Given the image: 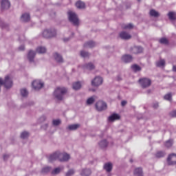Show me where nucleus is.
Returning <instances> with one entry per match:
<instances>
[{"label": "nucleus", "mask_w": 176, "mask_h": 176, "mask_svg": "<svg viewBox=\"0 0 176 176\" xmlns=\"http://www.w3.org/2000/svg\"><path fill=\"white\" fill-rule=\"evenodd\" d=\"M69 154L65 153H61L60 152L54 153L50 155L48 157L49 162H54V160H60V162H67L69 160Z\"/></svg>", "instance_id": "f257e3e1"}, {"label": "nucleus", "mask_w": 176, "mask_h": 176, "mask_svg": "<svg viewBox=\"0 0 176 176\" xmlns=\"http://www.w3.org/2000/svg\"><path fill=\"white\" fill-rule=\"evenodd\" d=\"M67 93V88L65 87H57L54 92V96L55 98L58 100V101H61L64 98V94Z\"/></svg>", "instance_id": "f03ea898"}, {"label": "nucleus", "mask_w": 176, "mask_h": 176, "mask_svg": "<svg viewBox=\"0 0 176 176\" xmlns=\"http://www.w3.org/2000/svg\"><path fill=\"white\" fill-rule=\"evenodd\" d=\"M69 20L70 22L74 24V25H79V18H78V15L72 11H69L67 12Z\"/></svg>", "instance_id": "7ed1b4c3"}, {"label": "nucleus", "mask_w": 176, "mask_h": 176, "mask_svg": "<svg viewBox=\"0 0 176 176\" xmlns=\"http://www.w3.org/2000/svg\"><path fill=\"white\" fill-rule=\"evenodd\" d=\"M2 85H4L6 89H10L13 86V81H12L10 76H6L4 81L0 78V88Z\"/></svg>", "instance_id": "20e7f679"}, {"label": "nucleus", "mask_w": 176, "mask_h": 176, "mask_svg": "<svg viewBox=\"0 0 176 176\" xmlns=\"http://www.w3.org/2000/svg\"><path fill=\"white\" fill-rule=\"evenodd\" d=\"M139 82L143 89H146V87H149L152 85L151 79L146 78H140Z\"/></svg>", "instance_id": "39448f33"}, {"label": "nucleus", "mask_w": 176, "mask_h": 176, "mask_svg": "<svg viewBox=\"0 0 176 176\" xmlns=\"http://www.w3.org/2000/svg\"><path fill=\"white\" fill-rule=\"evenodd\" d=\"M43 36L44 38H53V36H56V30H45L43 32Z\"/></svg>", "instance_id": "423d86ee"}, {"label": "nucleus", "mask_w": 176, "mask_h": 176, "mask_svg": "<svg viewBox=\"0 0 176 176\" xmlns=\"http://www.w3.org/2000/svg\"><path fill=\"white\" fill-rule=\"evenodd\" d=\"M96 108L97 111H104V109H107V103L100 100L96 104Z\"/></svg>", "instance_id": "0eeeda50"}, {"label": "nucleus", "mask_w": 176, "mask_h": 176, "mask_svg": "<svg viewBox=\"0 0 176 176\" xmlns=\"http://www.w3.org/2000/svg\"><path fill=\"white\" fill-rule=\"evenodd\" d=\"M32 87L34 90H40L43 87V82L41 80H36L32 82Z\"/></svg>", "instance_id": "6e6552de"}, {"label": "nucleus", "mask_w": 176, "mask_h": 176, "mask_svg": "<svg viewBox=\"0 0 176 176\" xmlns=\"http://www.w3.org/2000/svg\"><path fill=\"white\" fill-rule=\"evenodd\" d=\"M102 78L100 76H96L94 80L91 81L92 86H95L96 87L100 86V85H102Z\"/></svg>", "instance_id": "1a4fd4ad"}, {"label": "nucleus", "mask_w": 176, "mask_h": 176, "mask_svg": "<svg viewBox=\"0 0 176 176\" xmlns=\"http://www.w3.org/2000/svg\"><path fill=\"white\" fill-rule=\"evenodd\" d=\"M168 164H176V155L170 154L167 159Z\"/></svg>", "instance_id": "9d476101"}, {"label": "nucleus", "mask_w": 176, "mask_h": 176, "mask_svg": "<svg viewBox=\"0 0 176 176\" xmlns=\"http://www.w3.org/2000/svg\"><path fill=\"white\" fill-rule=\"evenodd\" d=\"M10 8V2L8 0H2L1 1V10L9 9Z\"/></svg>", "instance_id": "9b49d317"}, {"label": "nucleus", "mask_w": 176, "mask_h": 176, "mask_svg": "<svg viewBox=\"0 0 176 176\" xmlns=\"http://www.w3.org/2000/svg\"><path fill=\"white\" fill-rule=\"evenodd\" d=\"M122 61L124 63H131L133 61V57L131 55H124L122 57Z\"/></svg>", "instance_id": "f8f14e48"}, {"label": "nucleus", "mask_w": 176, "mask_h": 176, "mask_svg": "<svg viewBox=\"0 0 176 176\" xmlns=\"http://www.w3.org/2000/svg\"><path fill=\"white\" fill-rule=\"evenodd\" d=\"M82 69L85 71H91V69H94V65L91 63H89L82 66Z\"/></svg>", "instance_id": "ddd939ff"}, {"label": "nucleus", "mask_w": 176, "mask_h": 176, "mask_svg": "<svg viewBox=\"0 0 176 176\" xmlns=\"http://www.w3.org/2000/svg\"><path fill=\"white\" fill-rule=\"evenodd\" d=\"M119 119H120V116L113 113L109 117V122H114V120H119Z\"/></svg>", "instance_id": "4468645a"}, {"label": "nucleus", "mask_w": 176, "mask_h": 176, "mask_svg": "<svg viewBox=\"0 0 176 176\" xmlns=\"http://www.w3.org/2000/svg\"><path fill=\"white\" fill-rule=\"evenodd\" d=\"M120 37L121 38V39L126 40V39H130L131 38V36L126 32H122L121 33H120Z\"/></svg>", "instance_id": "2eb2a0df"}, {"label": "nucleus", "mask_w": 176, "mask_h": 176, "mask_svg": "<svg viewBox=\"0 0 176 176\" xmlns=\"http://www.w3.org/2000/svg\"><path fill=\"white\" fill-rule=\"evenodd\" d=\"M35 57V52L30 50L28 54V58L30 63L34 61Z\"/></svg>", "instance_id": "dca6fc26"}, {"label": "nucleus", "mask_w": 176, "mask_h": 176, "mask_svg": "<svg viewBox=\"0 0 176 176\" xmlns=\"http://www.w3.org/2000/svg\"><path fill=\"white\" fill-rule=\"evenodd\" d=\"M30 14L28 13L23 14L22 16H21V21L27 22V21H30Z\"/></svg>", "instance_id": "f3484780"}, {"label": "nucleus", "mask_w": 176, "mask_h": 176, "mask_svg": "<svg viewBox=\"0 0 176 176\" xmlns=\"http://www.w3.org/2000/svg\"><path fill=\"white\" fill-rule=\"evenodd\" d=\"M80 127V124H70L67 126V130H70V131L77 130V129H79Z\"/></svg>", "instance_id": "a211bd4d"}, {"label": "nucleus", "mask_w": 176, "mask_h": 176, "mask_svg": "<svg viewBox=\"0 0 176 176\" xmlns=\"http://www.w3.org/2000/svg\"><path fill=\"white\" fill-rule=\"evenodd\" d=\"M54 58H55L57 63H63V56H61L58 53L54 54Z\"/></svg>", "instance_id": "6ab92c4d"}, {"label": "nucleus", "mask_w": 176, "mask_h": 176, "mask_svg": "<svg viewBox=\"0 0 176 176\" xmlns=\"http://www.w3.org/2000/svg\"><path fill=\"white\" fill-rule=\"evenodd\" d=\"M142 47H133L132 48V53L134 54H138V53H142Z\"/></svg>", "instance_id": "aec40b11"}, {"label": "nucleus", "mask_w": 176, "mask_h": 176, "mask_svg": "<svg viewBox=\"0 0 176 176\" xmlns=\"http://www.w3.org/2000/svg\"><path fill=\"white\" fill-rule=\"evenodd\" d=\"M76 6L78 9H85L86 5L84 2L78 1L76 3Z\"/></svg>", "instance_id": "412c9836"}, {"label": "nucleus", "mask_w": 176, "mask_h": 176, "mask_svg": "<svg viewBox=\"0 0 176 176\" xmlns=\"http://www.w3.org/2000/svg\"><path fill=\"white\" fill-rule=\"evenodd\" d=\"M91 174V170L90 169H82L80 175L82 176H89Z\"/></svg>", "instance_id": "4be33fe9"}, {"label": "nucleus", "mask_w": 176, "mask_h": 176, "mask_svg": "<svg viewBox=\"0 0 176 176\" xmlns=\"http://www.w3.org/2000/svg\"><path fill=\"white\" fill-rule=\"evenodd\" d=\"M36 52L39 54H43V53H46V47L40 46L37 47Z\"/></svg>", "instance_id": "5701e85b"}, {"label": "nucleus", "mask_w": 176, "mask_h": 176, "mask_svg": "<svg viewBox=\"0 0 176 176\" xmlns=\"http://www.w3.org/2000/svg\"><path fill=\"white\" fill-rule=\"evenodd\" d=\"M96 46V43L94 41H88L84 44V47H94Z\"/></svg>", "instance_id": "b1692460"}, {"label": "nucleus", "mask_w": 176, "mask_h": 176, "mask_svg": "<svg viewBox=\"0 0 176 176\" xmlns=\"http://www.w3.org/2000/svg\"><path fill=\"white\" fill-rule=\"evenodd\" d=\"M96 98H97V96H96L89 98L87 100V105H91V104H93V102L96 101Z\"/></svg>", "instance_id": "393cba45"}, {"label": "nucleus", "mask_w": 176, "mask_h": 176, "mask_svg": "<svg viewBox=\"0 0 176 176\" xmlns=\"http://www.w3.org/2000/svg\"><path fill=\"white\" fill-rule=\"evenodd\" d=\"M168 16L169 17V20H176V12H169L168 13Z\"/></svg>", "instance_id": "a878e982"}, {"label": "nucleus", "mask_w": 176, "mask_h": 176, "mask_svg": "<svg viewBox=\"0 0 176 176\" xmlns=\"http://www.w3.org/2000/svg\"><path fill=\"white\" fill-rule=\"evenodd\" d=\"M104 168V170H106V171H107V173H109L110 171L112 170V164L111 163L105 164Z\"/></svg>", "instance_id": "bb28decb"}, {"label": "nucleus", "mask_w": 176, "mask_h": 176, "mask_svg": "<svg viewBox=\"0 0 176 176\" xmlns=\"http://www.w3.org/2000/svg\"><path fill=\"white\" fill-rule=\"evenodd\" d=\"M82 87V84L80 82H76L73 84V89L74 90H79Z\"/></svg>", "instance_id": "cd10ccee"}, {"label": "nucleus", "mask_w": 176, "mask_h": 176, "mask_svg": "<svg viewBox=\"0 0 176 176\" xmlns=\"http://www.w3.org/2000/svg\"><path fill=\"white\" fill-rule=\"evenodd\" d=\"M150 16H152L153 17H159L160 14L156 10H150Z\"/></svg>", "instance_id": "c85d7f7f"}, {"label": "nucleus", "mask_w": 176, "mask_h": 176, "mask_svg": "<svg viewBox=\"0 0 176 176\" xmlns=\"http://www.w3.org/2000/svg\"><path fill=\"white\" fill-rule=\"evenodd\" d=\"M131 68L134 72H138V71H141V67L138 65H133L131 66Z\"/></svg>", "instance_id": "c756f323"}, {"label": "nucleus", "mask_w": 176, "mask_h": 176, "mask_svg": "<svg viewBox=\"0 0 176 176\" xmlns=\"http://www.w3.org/2000/svg\"><path fill=\"white\" fill-rule=\"evenodd\" d=\"M99 145L100 148H107V146H108V142H107V140H102L99 143Z\"/></svg>", "instance_id": "7c9ffc66"}, {"label": "nucleus", "mask_w": 176, "mask_h": 176, "mask_svg": "<svg viewBox=\"0 0 176 176\" xmlns=\"http://www.w3.org/2000/svg\"><path fill=\"white\" fill-rule=\"evenodd\" d=\"M142 174V168H138L135 169L134 175H141Z\"/></svg>", "instance_id": "2f4dec72"}, {"label": "nucleus", "mask_w": 176, "mask_h": 176, "mask_svg": "<svg viewBox=\"0 0 176 176\" xmlns=\"http://www.w3.org/2000/svg\"><path fill=\"white\" fill-rule=\"evenodd\" d=\"M173 140H169L165 142V146L166 148H170L173 146Z\"/></svg>", "instance_id": "473e14b6"}, {"label": "nucleus", "mask_w": 176, "mask_h": 176, "mask_svg": "<svg viewBox=\"0 0 176 176\" xmlns=\"http://www.w3.org/2000/svg\"><path fill=\"white\" fill-rule=\"evenodd\" d=\"M122 28L124 30H131V28H133V24L128 23V24L123 25Z\"/></svg>", "instance_id": "72a5a7b5"}, {"label": "nucleus", "mask_w": 176, "mask_h": 176, "mask_svg": "<svg viewBox=\"0 0 176 176\" xmlns=\"http://www.w3.org/2000/svg\"><path fill=\"white\" fill-rule=\"evenodd\" d=\"M21 94L22 97H27L28 96V91L25 89H21Z\"/></svg>", "instance_id": "f704fd0d"}, {"label": "nucleus", "mask_w": 176, "mask_h": 176, "mask_svg": "<svg viewBox=\"0 0 176 176\" xmlns=\"http://www.w3.org/2000/svg\"><path fill=\"white\" fill-rule=\"evenodd\" d=\"M166 64V61L163 59L157 62V67H163Z\"/></svg>", "instance_id": "c9c22d12"}, {"label": "nucleus", "mask_w": 176, "mask_h": 176, "mask_svg": "<svg viewBox=\"0 0 176 176\" xmlns=\"http://www.w3.org/2000/svg\"><path fill=\"white\" fill-rule=\"evenodd\" d=\"M61 170H63V168H60V167L56 168L52 171V174H54V175L59 174V173H60V171H61Z\"/></svg>", "instance_id": "e433bc0d"}, {"label": "nucleus", "mask_w": 176, "mask_h": 176, "mask_svg": "<svg viewBox=\"0 0 176 176\" xmlns=\"http://www.w3.org/2000/svg\"><path fill=\"white\" fill-rule=\"evenodd\" d=\"M164 155H166V153H164V151H158L155 154V156H156V157H163V156H164Z\"/></svg>", "instance_id": "4c0bfd02"}, {"label": "nucleus", "mask_w": 176, "mask_h": 176, "mask_svg": "<svg viewBox=\"0 0 176 176\" xmlns=\"http://www.w3.org/2000/svg\"><path fill=\"white\" fill-rule=\"evenodd\" d=\"M28 135H30V133H28V132L23 131L21 134V138H23V139L28 138Z\"/></svg>", "instance_id": "58836bf2"}, {"label": "nucleus", "mask_w": 176, "mask_h": 176, "mask_svg": "<svg viewBox=\"0 0 176 176\" xmlns=\"http://www.w3.org/2000/svg\"><path fill=\"white\" fill-rule=\"evenodd\" d=\"M160 43H163L164 45H167L168 43V40L166 38H162L160 39Z\"/></svg>", "instance_id": "ea45409f"}, {"label": "nucleus", "mask_w": 176, "mask_h": 176, "mask_svg": "<svg viewBox=\"0 0 176 176\" xmlns=\"http://www.w3.org/2000/svg\"><path fill=\"white\" fill-rule=\"evenodd\" d=\"M80 56L82 57H89V56H90V54H89V52H86L85 51H81Z\"/></svg>", "instance_id": "a19ab883"}, {"label": "nucleus", "mask_w": 176, "mask_h": 176, "mask_svg": "<svg viewBox=\"0 0 176 176\" xmlns=\"http://www.w3.org/2000/svg\"><path fill=\"white\" fill-rule=\"evenodd\" d=\"M52 170V168L49 166H46L42 169V173H49Z\"/></svg>", "instance_id": "79ce46f5"}, {"label": "nucleus", "mask_w": 176, "mask_h": 176, "mask_svg": "<svg viewBox=\"0 0 176 176\" xmlns=\"http://www.w3.org/2000/svg\"><path fill=\"white\" fill-rule=\"evenodd\" d=\"M164 100H167L168 101H170L171 100V94H168L164 96Z\"/></svg>", "instance_id": "37998d69"}, {"label": "nucleus", "mask_w": 176, "mask_h": 176, "mask_svg": "<svg viewBox=\"0 0 176 176\" xmlns=\"http://www.w3.org/2000/svg\"><path fill=\"white\" fill-rule=\"evenodd\" d=\"M60 123H61V120H53L54 126H58V124H60Z\"/></svg>", "instance_id": "c03bdc74"}, {"label": "nucleus", "mask_w": 176, "mask_h": 176, "mask_svg": "<svg viewBox=\"0 0 176 176\" xmlns=\"http://www.w3.org/2000/svg\"><path fill=\"white\" fill-rule=\"evenodd\" d=\"M74 174H75V171H74V170H69L66 173V176L74 175Z\"/></svg>", "instance_id": "a18cd8bd"}, {"label": "nucleus", "mask_w": 176, "mask_h": 176, "mask_svg": "<svg viewBox=\"0 0 176 176\" xmlns=\"http://www.w3.org/2000/svg\"><path fill=\"white\" fill-rule=\"evenodd\" d=\"M170 115H171V116H173V118H176V110L172 111L170 113Z\"/></svg>", "instance_id": "49530a36"}, {"label": "nucleus", "mask_w": 176, "mask_h": 176, "mask_svg": "<svg viewBox=\"0 0 176 176\" xmlns=\"http://www.w3.org/2000/svg\"><path fill=\"white\" fill-rule=\"evenodd\" d=\"M8 159H9V155L8 154H6L3 155V160H8Z\"/></svg>", "instance_id": "de8ad7c7"}, {"label": "nucleus", "mask_w": 176, "mask_h": 176, "mask_svg": "<svg viewBox=\"0 0 176 176\" xmlns=\"http://www.w3.org/2000/svg\"><path fill=\"white\" fill-rule=\"evenodd\" d=\"M153 108H157V107H159V103L158 102H155L153 105Z\"/></svg>", "instance_id": "09e8293b"}, {"label": "nucleus", "mask_w": 176, "mask_h": 176, "mask_svg": "<svg viewBox=\"0 0 176 176\" xmlns=\"http://www.w3.org/2000/svg\"><path fill=\"white\" fill-rule=\"evenodd\" d=\"M40 120H41V122H43V121H45V120H46V117H45V116L41 117V118H40Z\"/></svg>", "instance_id": "8fccbe9b"}, {"label": "nucleus", "mask_w": 176, "mask_h": 176, "mask_svg": "<svg viewBox=\"0 0 176 176\" xmlns=\"http://www.w3.org/2000/svg\"><path fill=\"white\" fill-rule=\"evenodd\" d=\"M126 104H127V102L123 100L122 102H121V104L122 107H124V105H126Z\"/></svg>", "instance_id": "3c124183"}, {"label": "nucleus", "mask_w": 176, "mask_h": 176, "mask_svg": "<svg viewBox=\"0 0 176 176\" xmlns=\"http://www.w3.org/2000/svg\"><path fill=\"white\" fill-rule=\"evenodd\" d=\"M19 50H24V45H21L19 47Z\"/></svg>", "instance_id": "603ef678"}, {"label": "nucleus", "mask_w": 176, "mask_h": 176, "mask_svg": "<svg viewBox=\"0 0 176 176\" xmlns=\"http://www.w3.org/2000/svg\"><path fill=\"white\" fill-rule=\"evenodd\" d=\"M64 42H68V41H69V38H64Z\"/></svg>", "instance_id": "864d4df0"}, {"label": "nucleus", "mask_w": 176, "mask_h": 176, "mask_svg": "<svg viewBox=\"0 0 176 176\" xmlns=\"http://www.w3.org/2000/svg\"><path fill=\"white\" fill-rule=\"evenodd\" d=\"M173 70L176 72V66H173Z\"/></svg>", "instance_id": "5fc2aeb1"}, {"label": "nucleus", "mask_w": 176, "mask_h": 176, "mask_svg": "<svg viewBox=\"0 0 176 176\" xmlns=\"http://www.w3.org/2000/svg\"><path fill=\"white\" fill-rule=\"evenodd\" d=\"M147 93H148V94H149V93H151V90H148Z\"/></svg>", "instance_id": "6e6d98bb"}]
</instances>
